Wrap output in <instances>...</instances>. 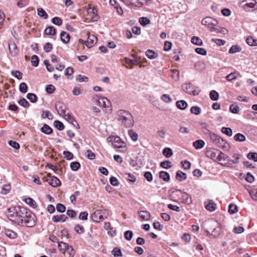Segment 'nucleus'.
Masks as SVG:
<instances>
[{"label":"nucleus","mask_w":257,"mask_h":257,"mask_svg":"<svg viewBox=\"0 0 257 257\" xmlns=\"http://www.w3.org/2000/svg\"><path fill=\"white\" fill-rule=\"evenodd\" d=\"M118 120L125 127H131L134 125V121L132 114L128 111L123 109L118 110Z\"/></svg>","instance_id":"3"},{"label":"nucleus","mask_w":257,"mask_h":257,"mask_svg":"<svg viewBox=\"0 0 257 257\" xmlns=\"http://www.w3.org/2000/svg\"><path fill=\"white\" fill-rule=\"evenodd\" d=\"M192 113L195 115H198L201 113V108L198 106H192L190 109Z\"/></svg>","instance_id":"49"},{"label":"nucleus","mask_w":257,"mask_h":257,"mask_svg":"<svg viewBox=\"0 0 257 257\" xmlns=\"http://www.w3.org/2000/svg\"><path fill=\"white\" fill-rule=\"evenodd\" d=\"M41 130L43 133L47 135L51 134L53 132L52 129L46 124H45Z\"/></svg>","instance_id":"32"},{"label":"nucleus","mask_w":257,"mask_h":257,"mask_svg":"<svg viewBox=\"0 0 257 257\" xmlns=\"http://www.w3.org/2000/svg\"><path fill=\"white\" fill-rule=\"evenodd\" d=\"M146 55L148 58L151 59L156 58L158 56L154 51L151 50H148L146 52Z\"/></svg>","instance_id":"41"},{"label":"nucleus","mask_w":257,"mask_h":257,"mask_svg":"<svg viewBox=\"0 0 257 257\" xmlns=\"http://www.w3.org/2000/svg\"><path fill=\"white\" fill-rule=\"evenodd\" d=\"M249 194L253 200H257V188H254L250 190Z\"/></svg>","instance_id":"63"},{"label":"nucleus","mask_w":257,"mask_h":257,"mask_svg":"<svg viewBox=\"0 0 257 257\" xmlns=\"http://www.w3.org/2000/svg\"><path fill=\"white\" fill-rule=\"evenodd\" d=\"M191 42L192 44L198 45L202 46L203 45L202 41L199 37L196 36H193L191 40Z\"/></svg>","instance_id":"28"},{"label":"nucleus","mask_w":257,"mask_h":257,"mask_svg":"<svg viewBox=\"0 0 257 257\" xmlns=\"http://www.w3.org/2000/svg\"><path fill=\"white\" fill-rule=\"evenodd\" d=\"M217 154L216 161H225L227 159V156L219 150Z\"/></svg>","instance_id":"30"},{"label":"nucleus","mask_w":257,"mask_h":257,"mask_svg":"<svg viewBox=\"0 0 257 257\" xmlns=\"http://www.w3.org/2000/svg\"><path fill=\"white\" fill-rule=\"evenodd\" d=\"M207 225L206 232L208 234L212 235L213 237H217L220 235L221 231V227L216 221L210 220L208 221Z\"/></svg>","instance_id":"6"},{"label":"nucleus","mask_w":257,"mask_h":257,"mask_svg":"<svg viewBox=\"0 0 257 257\" xmlns=\"http://www.w3.org/2000/svg\"><path fill=\"white\" fill-rule=\"evenodd\" d=\"M241 51V48L237 45H233L231 47L229 50L230 54H234L237 52H239Z\"/></svg>","instance_id":"39"},{"label":"nucleus","mask_w":257,"mask_h":257,"mask_svg":"<svg viewBox=\"0 0 257 257\" xmlns=\"http://www.w3.org/2000/svg\"><path fill=\"white\" fill-rule=\"evenodd\" d=\"M52 22L56 25L60 26L62 24V20L59 17H54L52 20Z\"/></svg>","instance_id":"62"},{"label":"nucleus","mask_w":257,"mask_h":257,"mask_svg":"<svg viewBox=\"0 0 257 257\" xmlns=\"http://www.w3.org/2000/svg\"><path fill=\"white\" fill-rule=\"evenodd\" d=\"M45 33L48 35H55L56 33V29L53 26H49L45 29Z\"/></svg>","instance_id":"27"},{"label":"nucleus","mask_w":257,"mask_h":257,"mask_svg":"<svg viewBox=\"0 0 257 257\" xmlns=\"http://www.w3.org/2000/svg\"><path fill=\"white\" fill-rule=\"evenodd\" d=\"M124 236L125 239L127 240L130 241L133 236V232L131 230L126 231L124 233Z\"/></svg>","instance_id":"50"},{"label":"nucleus","mask_w":257,"mask_h":257,"mask_svg":"<svg viewBox=\"0 0 257 257\" xmlns=\"http://www.w3.org/2000/svg\"><path fill=\"white\" fill-rule=\"evenodd\" d=\"M63 246L66 247L65 254L67 257H73L74 256L75 252L72 246L69 245L66 243H63Z\"/></svg>","instance_id":"16"},{"label":"nucleus","mask_w":257,"mask_h":257,"mask_svg":"<svg viewBox=\"0 0 257 257\" xmlns=\"http://www.w3.org/2000/svg\"><path fill=\"white\" fill-rule=\"evenodd\" d=\"M25 210H26L25 207L20 206L9 208L8 209V217L11 221L18 225L22 224L21 218L25 213Z\"/></svg>","instance_id":"1"},{"label":"nucleus","mask_w":257,"mask_h":257,"mask_svg":"<svg viewBox=\"0 0 257 257\" xmlns=\"http://www.w3.org/2000/svg\"><path fill=\"white\" fill-rule=\"evenodd\" d=\"M176 104L177 108L181 110H184L188 106L187 103L184 100L177 101Z\"/></svg>","instance_id":"24"},{"label":"nucleus","mask_w":257,"mask_h":257,"mask_svg":"<svg viewBox=\"0 0 257 257\" xmlns=\"http://www.w3.org/2000/svg\"><path fill=\"white\" fill-rule=\"evenodd\" d=\"M109 214V211L107 209H103L97 210L92 214V219L94 222H99L107 218Z\"/></svg>","instance_id":"7"},{"label":"nucleus","mask_w":257,"mask_h":257,"mask_svg":"<svg viewBox=\"0 0 257 257\" xmlns=\"http://www.w3.org/2000/svg\"><path fill=\"white\" fill-rule=\"evenodd\" d=\"M229 110L233 113L237 114L239 111V108L237 105L232 104L229 106Z\"/></svg>","instance_id":"42"},{"label":"nucleus","mask_w":257,"mask_h":257,"mask_svg":"<svg viewBox=\"0 0 257 257\" xmlns=\"http://www.w3.org/2000/svg\"><path fill=\"white\" fill-rule=\"evenodd\" d=\"M25 202L30 206L33 208L37 207V204L36 202L31 198H27L25 200Z\"/></svg>","instance_id":"35"},{"label":"nucleus","mask_w":257,"mask_h":257,"mask_svg":"<svg viewBox=\"0 0 257 257\" xmlns=\"http://www.w3.org/2000/svg\"><path fill=\"white\" fill-rule=\"evenodd\" d=\"M234 139L236 141L241 142L245 141L246 138L243 134L237 133L234 136Z\"/></svg>","instance_id":"34"},{"label":"nucleus","mask_w":257,"mask_h":257,"mask_svg":"<svg viewBox=\"0 0 257 257\" xmlns=\"http://www.w3.org/2000/svg\"><path fill=\"white\" fill-rule=\"evenodd\" d=\"M37 13L40 17H42L44 19H47L48 18L47 14L42 8H38L37 9Z\"/></svg>","instance_id":"38"},{"label":"nucleus","mask_w":257,"mask_h":257,"mask_svg":"<svg viewBox=\"0 0 257 257\" xmlns=\"http://www.w3.org/2000/svg\"><path fill=\"white\" fill-rule=\"evenodd\" d=\"M140 24L143 26H145L150 23L151 21L147 17H142L139 19Z\"/></svg>","instance_id":"44"},{"label":"nucleus","mask_w":257,"mask_h":257,"mask_svg":"<svg viewBox=\"0 0 257 257\" xmlns=\"http://www.w3.org/2000/svg\"><path fill=\"white\" fill-rule=\"evenodd\" d=\"M39 58L37 55H33L32 57L31 63L32 65L34 67L38 66L39 64Z\"/></svg>","instance_id":"53"},{"label":"nucleus","mask_w":257,"mask_h":257,"mask_svg":"<svg viewBox=\"0 0 257 257\" xmlns=\"http://www.w3.org/2000/svg\"><path fill=\"white\" fill-rule=\"evenodd\" d=\"M161 99L165 103H170L172 101L170 96L166 94L162 95Z\"/></svg>","instance_id":"58"},{"label":"nucleus","mask_w":257,"mask_h":257,"mask_svg":"<svg viewBox=\"0 0 257 257\" xmlns=\"http://www.w3.org/2000/svg\"><path fill=\"white\" fill-rule=\"evenodd\" d=\"M111 252L115 257H120L122 256L121 249L118 247L114 248Z\"/></svg>","instance_id":"40"},{"label":"nucleus","mask_w":257,"mask_h":257,"mask_svg":"<svg viewBox=\"0 0 257 257\" xmlns=\"http://www.w3.org/2000/svg\"><path fill=\"white\" fill-rule=\"evenodd\" d=\"M9 49L11 55L13 57L16 56L19 53V50L16 43L13 41L9 43Z\"/></svg>","instance_id":"13"},{"label":"nucleus","mask_w":257,"mask_h":257,"mask_svg":"<svg viewBox=\"0 0 257 257\" xmlns=\"http://www.w3.org/2000/svg\"><path fill=\"white\" fill-rule=\"evenodd\" d=\"M163 155L166 158H169L173 155V152L169 148H166L163 151Z\"/></svg>","instance_id":"36"},{"label":"nucleus","mask_w":257,"mask_h":257,"mask_svg":"<svg viewBox=\"0 0 257 257\" xmlns=\"http://www.w3.org/2000/svg\"><path fill=\"white\" fill-rule=\"evenodd\" d=\"M19 90L23 93H26L28 90L27 84L25 82L21 83L19 86Z\"/></svg>","instance_id":"54"},{"label":"nucleus","mask_w":257,"mask_h":257,"mask_svg":"<svg viewBox=\"0 0 257 257\" xmlns=\"http://www.w3.org/2000/svg\"><path fill=\"white\" fill-rule=\"evenodd\" d=\"M76 80L79 82H87L88 81V78L85 76L79 74L77 76Z\"/></svg>","instance_id":"61"},{"label":"nucleus","mask_w":257,"mask_h":257,"mask_svg":"<svg viewBox=\"0 0 257 257\" xmlns=\"http://www.w3.org/2000/svg\"><path fill=\"white\" fill-rule=\"evenodd\" d=\"M138 214L141 218L144 220L148 221L151 217V214L146 210L139 211Z\"/></svg>","instance_id":"19"},{"label":"nucleus","mask_w":257,"mask_h":257,"mask_svg":"<svg viewBox=\"0 0 257 257\" xmlns=\"http://www.w3.org/2000/svg\"><path fill=\"white\" fill-rule=\"evenodd\" d=\"M209 138L210 140L214 144V145L218 147H221L223 144L225 143V142L223 140V139L214 133H210Z\"/></svg>","instance_id":"11"},{"label":"nucleus","mask_w":257,"mask_h":257,"mask_svg":"<svg viewBox=\"0 0 257 257\" xmlns=\"http://www.w3.org/2000/svg\"><path fill=\"white\" fill-rule=\"evenodd\" d=\"M247 158L250 160H253L255 162H257V153H249L247 155Z\"/></svg>","instance_id":"64"},{"label":"nucleus","mask_w":257,"mask_h":257,"mask_svg":"<svg viewBox=\"0 0 257 257\" xmlns=\"http://www.w3.org/2000/svg\"><path fill=\"white\" fill-rule=\"evenodd\" d=\"M55 108L60 115L65 113L66 106L62 102H57L55 104Z\"/></svg>","instance_id":"17"},{"label":"nucleus","mask_w":257,"mask_h":257,"mask_svg":"<svg viewBox=\"0 0 257 257\" xmlns=\"http://www.w3.org/2000/svg\"><path fill=\"white\" fill-rule=\"evenodd\" d=\"M27 98L32 103L36 102L38 100V98L36 94L32 93H29L27 94Z\"/></svg>","instance_id":"37"},{"label":"nucleus","mask_w":257,"mask_h":257,"mask_svg":"<svg viewBox=\"0 0 257 257\" xmlns=\"http://www.w3.org/2000/svg\"><path fill=\"white\" fill-rule=\"evenodd\" d=\"M49 184L53 187H56L61 184L60 181L56 177L49 176L46 180Z\"/></svg>","instance_id":"14"},{"label":"nucleus","mask_w":257,"mask_h":257,"mask_svg":"<svg viewBox=\"0 0 257 257\" xmlns=\"http://www.w3.org/2000/svg\"><path fill=\"white\" fill-rule=\"evenodd\" d=\"M85 154L86 157L90 160H93L95 157V154L90 150H87Z\"/></svg>","instance_id":"55"},{"label":"nucleus","mask_w":257,"mask_h":257,"mask_svg":"<svg viewBox=\"0 0 257 257\" xmlns=\"http://www.w3.org/2000/svg\"><path fill=\"white\" fill-rule=\"evenodd\" d=\"M74 230L77 233L79 234H81L84 231V228L83 226L79 224H77L75 226Z\"/></svg>","instance_id":"59"},{"label":"nucleus","mask_w":257,"mask_h":257,"mask_svg":"<svg viewBox=\"0 0 257 257\" xmlns=\"http://www.w3.org/2000/svg\"><path fill=\"white\" fill-rule=\"evenodd\" d=\"M70 168L74 171H77L80 167V165L78 162H73L70 163Z\"/></svg>","instance_id":"47"},{"label":"nucleus","mask_w":257,"mask_h":257,"mask_svg":"<svg viewBox=\"0 0 257 257\" xmlns=\"http://www.w3.org/2000/svg\"><path fill=\"white\" fill-rule=\"evenodd\" d=\"M172 74V77L176 81H177L179 79V72L178 70L176 69H173L171 70Z\"/></svg>","instance_id":"57"},{"label":"nucleus","mask_w":257,"mask_h":257,"mask_svg":"<svg viewBox=\"0 0 257 257\" xmlns=\"http://www.w3.org/2000/svg\"><path fill=\"white\" fill-rule=\"evenodd\" d=\"M201 24L203 25L207 26L208 27L209 25H217L218 22L216 20L214 19L211 17H208L202 19Z\"/></svg>","instance_id":"15"},{"label":"nucleus","mask_w":257,"mask_h":257,"mask_svg":"<svg viewBox=\"0 0 257 257\" xmlns=\"http://www.w3.org/2000/svg\"><path fill=\"white\" fill-rule=\"evenodd\" d=\"M93 100L102 108L108 107L110 105V101L105 97L99 98L98 95H95Z\"/></svg>","instance_id":"9"},{"label":"nucleus","mask_w":257,"mask_h":257,"mask_svg":"<svg viewBox=\"0 0 257 257\" xmlns=\"http://www.w3.org/2000/svg\"><path fill=\"white\" fill-rule=\"evenodd\" d=\"M182 88L185 92L193 95H198L200 92L198 87L194 86L191 83L184 84L183 85Z\"/></svg>","instance_id":"8"},{"label":"nucleus","mask_w":257,"mask_h":257,"mask_svg":"<svg viewBox=\"0 0 257 257\" xmlns=\"http://www.w3.org/2000/svg\"><path fill=\"white\" fill-rule=\"evenodd\" d=\"M223 134H225L227 136L230 137L232 135V131L229 127H223L221 130Z\"/></svg>","instance_id":"46"},{"label":"nucleus","mask_w":257,"mask_h":257,"mask_svg":"<svg viewBox=\"0 0 257 257\" xmlns=\"http://www.w3.org/2000/svg\"><path fill=\"white\" fill-rule=\"evenodd\" d=\"M107 141L111 143V145L114 148L119 149V151L121 153H125L127 149L126 143L122 141L118 136H111L107 138Z\"/></svg>","instance_id":"5"},{"label":"nucleus","mask_w":257,"mask_h":257,"mask_svg":"<svg viewBox=\"0 0 257 257\" xmlns=\"http://www.w3.org/2000/svg\"><path fill=\"white\" fill-rule=\"evenodd\" d=\"M11 189V186L10 185H4L2 189V193L3 194H8L10 190Z\"/></svg>","instance_id":"60"},{"label":"nucleus","mask_w":257,"mask_h":257,"mask_svg":"<svg viewBox=\"0 0 257 257\" xmlns=\"http://www.w3.org/2000/svg\"><path fill=\"white\" fill-rule=\"evenodd\" d=\"M5 233L8 237L12 239L15 238L17 236V233L10 229H6Z\"/></svg>","instance_id":"31"},{"label":"nucleus","mask_w":257,"mask_h":257,"mask_svg":"<svg viewBox=\"0 0 257 257\" xmlns=\"http://www.w3.org/2000/svg\"><path fill=\"white\" fill-rule=\"evenodd\" d=\"M159 177L165 181L168 182L170 180V175L167 172L161 171L160 172Z\"/></svg>","instance_id":"29"},{"label":"nucleus","mask_w":257,"mask_h":257,"mask_svg":"<svg viewBox=\"0 0 257 257\" xmlns=\"http://www.w3.org/2000/svg\"><path fill=\"white\" fill-rule=\"evenodd\" d=\"M205 142L202 140H198L193 143V147L197 150L202 149L205 146Z\"/></svg>","instance_id":"23"},{"label":"nucleus","mask_w":257,"mask_h":257,"mask_svg":"<svg viewBox=\"0 0 257 257\" xmlns=\"http://www.w3.org/2000/svg\"><path fill=\"white\" fill-rule=\"evenodd\" d=\"M247 44L250 46H257V39L251 36H249L246 40Z\"/></svg>","instance_id":"26"},{"label":"nucleus","mask_w":257,"mask_h":257,"mask_svg":"<svg viewBox=\"0 0 257 257\" xmlns=\"http://www.w3.org/2000/svg\"><path fill=\"white\" fill-rule=\"evenodd\" d=\"M97 39L93 35H89L86 41V45L88 48L92 47L97 42Z\"/></svg>","instance_id":"18"},{"label":"nucleus","mask_w":257,"mask_h":257,"mask_svg":"<svg viewBox=\"0 0 257 257\" xmlns=\"http://www.w3.org/2000/svg\"><path fill=\"white\" fill-rule=\"evenodd\" d=\"M19 104L25 108H27L29 106L30 104L28 101L25 98H21L18 102Z\"/></svg>","instance_id":"48"},{"label":"nucleus","mask_w":257,"mask_h":257,"mask_svg":"<svg viewBox=\"0 0 257 257\" xmlns=\"http://www.w3.org/2000/svg\"><path fill=\"white\" fill-rule=\"evenodd\" d=\"M54 124V126L59 131H62L64 128L63 123L58 120H55Z\"/></svg>","instance_id":"52"},{"label":"nucleus","mask_w":257,"mask_h":257,"mask_svg":"<svg viewBox=\"0 0 257 257\" xmlns=\"http://www.w3.org/2000/svg\"><path fill=\"white\" fill-rule=\"evenodd\" d=\"M125 176V178L130 182H135L136 181V177L131 173H126Z\"/></svg>","instance_id":"56"},{"label":"nucleus","mask_w":257,"mask_h":257,"mask_svg":"<svg viewBox=\"0 0 257 257\" xmlns=\"http://www.w3.org/2000/svg\"><path fill=\"white\" fill-rule=\"evenodd\" d=\"M238 211L237 206L233 204H231L229 206L228 212L230 214H234Z\"/></svg>","instance_id":"45"},{"label":"nucleus","mask_w":257,"mask_h":257,"mask_svg":"<svg viewBox=\"0 0 257 257\" xmlns=\"http://www.w3.org/2000/svg\"><path fill=\"white\" fill-rule=\"evenodd\" d=\"M205 208L210 211H214L216 209V205L211 200H209L208 202H205Z\"/></svg>","instance_id":"21"},{"label":"nucleus","mask_w":257,"mask_h":257,"mask_svg":"<svg viewBox=\"0 0 257 257\" xmlns=\"http://www.w3.org/2000/svg\"><path fill=\"white\" fill-rule=\"evenodd\" d=\"M128 134L133 141H137L138 140V135L133 130H130L128 131Z\"/></svg>","instance_id":"33"},{"label":"nucleus","mask_w":257,"mask_h":257,"mask_svg":"<svg viewBox=\"0 0 257 257\" xmlns=\"http://www.w3.org/2000/svg\"><path fill=\"white\" fill-rule=\"evenodd\" d=\"M25 213L21 218L23 223L19 225L32 227L36 224V217L35 215L29 210L26 208Z\"/></svg>","instance_id":"4"},{"label":"nucleus","mask_w":257,"mask_h":257,"mask_svg":"<svg viewBox=\"0 0 257 257\" xmlns=\"http://www.w3.org/2000/svg\"><path fill=\"white\" fill-rule=\"evenodd\" d=\"M161 167L164 169H169L172 167L171 162L169 161L162 162L160 164Z\"/></svg>","instance_id":"51"},{"label":"nucleus","mask_w":257,"mask_h":257,"mask_svg":"<svg viewBox=\"0 0 257 257\" xmlns=\"http://www.w3.org/2000/svg\"><path fill=\"white\" fill-rule=\"evenodd\" d=\"M176 178L178 181H182L186 179L187 175L181 171H178L176 173Z\"/></svg>","instance_id":"25"},{"label":"nucleus","mask_w":257,"mask_h":257,"mask_svg":"<svg viewBox=\"0 0 257 257\" xmlns=\"http://www.w3.org/2000/svg\"><path fill=\"white\" fill-rule=\"evenodd\" d=\"M241 3L243 4L242 8L246 11H249V9H257V0H244Z\"/></svg>","instance_id":"10"},{"label":"nucleus","mask_w":257,"mask_h":257,"mask_svg":"<svg viewBox=\"0 0 257 257\" xmlns=\"http://www.w3.org/2000/svg\"><path fill=\"white\" fill-rule=\"evenodd\" d=\"M209 95L211 99L214 101L217 100L219 98V94L215 90H211L210 92Z\"/></svg>","instance_id":"43"},{"label":"nucleus","mask_w":257,"mask_h":257,"mask_svg":"<svg viewBox=\"0 0 257 257\" xmlns=\"http://www.w3.org/2000/svg\"><path fill=\"white\" fill-rule=\"evenodd\" d=\"M67 217H66L65 215H54L52 217V220L54 222H59L60 221L64 222L65 221Z\"/></svg>","instance_id":"22"},{"label":"nucleus","mask_w":257,"mask_h":257,"mask_svg":"<svg viewBox=\"0 0 257 257\" xmlns=\"http://www.w3.org/2000/svg\"><path fill=\"white\" fill-rule=\"evenodd\" d=\"M170 196L171 199L176 202H181L182 203L190 204L192 203V199L189 195L182 191L176 189L171 192Z\"/></svg>","instance_id":"2"},{"label":"nucleus","mask_w":257,"mask_h":257,"mask_svg":"<svg viewBox=\"0 0 257 257\" xmlns=\"http://www.w3.org/2000/svg\"><path fill=\"white\" fill-rule=\"evenodd\" d=\"M70 35L67 32L62 31L60 34V39L62 42L65 44L68 43L70 41Z\"/></svg>","instance_id":"20"},{"label":"nucleus","mask_w":257,"mask_h":257,"mask_svg":"<svg viewBox=\"0 0 257 257\" xmlns=\"http://www.w3.org/2000/svg\"><path fill=\"white\" fill-rule=\"evenodd\" d=\"M217 152H218V150L216 149L211 148H208L205 152V156L208 158L216 161Z\"/></svg>","instance_id":"12"}]
</instances>
